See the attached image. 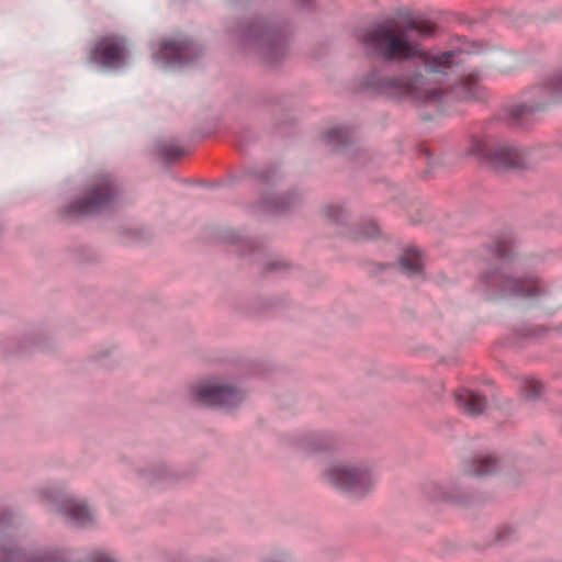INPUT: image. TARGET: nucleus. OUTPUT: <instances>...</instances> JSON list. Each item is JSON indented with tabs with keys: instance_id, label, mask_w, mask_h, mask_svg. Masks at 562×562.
<instances>
[{
	"instance_id": "26",
	"label": "nucleus",
	"mask_w": 562,
	"mask_h": 562,
	"mask_svg": "<svg viewBox=\"0 0 562 562\" xmlns=\"http://www.w3.org/2000/svg\"><path fill=\"white\" fill-rule=\"evenodd\" d=\"M93 562H112V560L103 554H98L93 558Z\"/></svg>"
},
{
	"instance_id": "13",
	"label": "nucleus",
	"mask_w": 562,
	"mask_h": 562,
	"mask_svg": "<svg viewBox=\"0 0 562 562\" xmlns=\"http://www.w3.org/2000/svg\"><path fill=\"white\" fill-rule=\"evenodd\" d=\"M499 463V458L496 454H479L471 459V469L473 474L484 476L492 474L496 471Z\"/></svg>"
},
{
	"instance_id": "3",
	"label": "nucleus",
	"mask_w": 562,
	"mask_h": 562,
	"mask_svg": "<svg viewBox=\"0 0 562 562\" xmlns=\"http://www.w3.org/2000/svg\"><path fill=\"white\" fill-rule=\"evenodd\" d=\"M469 154L493 169L522 170L527 168L522 151L509 144L491 145L483 138L473 137Z\"/></svg>"
},
{
	"instance_id": "9",
	"label": "nucleus",
	"mask_w": 562,
	"mask_h": 562,
	"mask_svg": "<svg viewBox=\"0 0 562 562\" xmlns=\"http://www.w3.org/2000/svg\"><path fill=\"white\" fill-rule=\"evenodd\" d=\"M453 398L457 405L471 416H480L487 408L486 396L468 387L457 389Z\"/></svg>"
},
{
	"instance_id": "10",
	"label": "nucleus",
	"mask_w": 562,
	"mask_h": 562,
	"mask_svg": "<svg viewBox=\"0 0 562 562\" xmlns=\"http://www.w3.org/2000/svg\"><path fill=\"white\" fill-rule=\"evenodd\" d=\"M398 265L411 274H419L424 271L423 254L416 246L403 249L398 258Z\"/></svg>"
},
{
	"instance_id": "11",
	"label": "nucleus",
	"mask_w": 562,
	"mask_h": 562,
	"mask_svg": "<svg viewBox=\"0 0 562 562\" xmlns=\"http://www.w3.org/2000/svg\"><path fill=\"white\" fill-rule=\"evenodd\" d=\"M454 54L452 52H445L439 55H432L427 50H424L417 45L416 54L414 58H418L425 66L432 70L439 68H449L453 63Z\"/></svg>"
},
{
	"instance_id": "8",
	"label": "nucleus",
	"mask_w": 562,
	"mask_h": 562,
	"mask_svg": "<svg viewBox=\"0 0 562 562\" xmlns=\"http://www.w3.org/2000/svg\"><path fill=\"white\" fill-rule=\"evenodd\" d=\"M155 58L165 64L181 65L192 60L194 58V52L188 43L164 41L160 43Z\"/></svg>"
},
{
	"instance_id": "5",
	"label": "nucleus",
	"mask_w": 562,
	"mask_h": 562,
	"mask_svg": "<svg viewBox=\"0 0 562 562\" xmlns=\"http://www.w3.org/2000/svg\"><path fill=\"white\" fill-rule=\"evenodd\" d=\"M484 283L503 294L520 297H536L544 293L542 281L533 274L514 277L495 271L484 276Z\"/></svg>"
},
{
	"instance_id": "14",
	"label": "nucleus",
	"mask_w": 562,
	"mask_h": 562,
	"mask_svg": "<svg viewBox=\"0 0 562 562\" xmlns=\"http://www.w3.org/2000/svg\"><path fill=\"white\" fill-rule=\"evenodd\" d=\"M61 512L70 519L80 524L88 522L91 519L87 505L77 501H66L61 506Z\"/></svg>"
},
{
	"instance_id": "15",
	"label": "nucleus",
	"mask_w": 562,
	"mask_h": 562,
	"mask_svg": "<svg viewBox=\"0 0 562 562\" xmlns=\"http://www.w3.org/2000/svg\"><path fill=\"white\" fill-rule=\"evenodd\" d=\"M515 240L507 236H496L493 243L490 245L488 250L499 260L512 258L514 254Z\"/></svg>"
},
{
	"instance_id": "22",
	"label": "nucleus",
	"mask_w": 562,
	"mask_h": 562,
	"mask_svg": "<svg viewBox=\"0 0 562 562\" xmlns=\"http://www.w3.org/2000/svg\"><path fill=\"white\" fill-rule=\"evenodd\" d=\"M389 87L391 88H397L403 92L409 93L412 91V83L408 81H404L400 78H392L387 82Z\"/></svg>"
},
{
	"instance_id": "4",
	"label": "nucleus",
	"mask_w": 562,
	"mask_h": 562,
	"mask_svg": "<svg viewBox=\"0 0 562 562\" xmlns=\"http://www.w3.org/2000/svg\"><path fill=\"white\" fill-rule=\"evenodd\" d=\"M193 402L207 407H228L241 402L243 395L238 385L220 378L203 380L190 389Z\"/></svg>"
},
{
	"instance_id": "16",
	"label": "nucleus",
	"mask_w": 562,
	"mask_h": 562,
	"mask_svg": "<svg viewBox=\"0 0 562 562\" xmlns=\"http://www.w3.org/2000/svg\"><path fill=\"white\" fill-rule=\"evenodd\" d=\"M403 27L405 29V33H407V31H416L422 36H431L438 29L435 22L420 18L409 19Z\"/></svg>"
},
{
	"instance_id": "6",
	"label": "nucleus",
	"mask_w": 562,
	"mask_h": 562,
	"mask_svg": "<svg viewBox=\"0 0 562 562\" xmlns=\"http://www.w3.org/2000/svg\"><path fill=\"white\" fill-rule=\"evenodd\" d=\"M325 474L336 487L345 491H360L362 495L372 485L370 472L361 467L336 464L327 469Z\"/></svg>"
},
{
	"instance_id": "12",
	"label": "nucleus",
	"mask_w": 562,
	"mask_h": 562,
	"mask_svg": "<svg viewBox=\"0 0 562 562\" xmlns=\"http://www.w3.org/2000/svg\"><path fill=\"white\" fill-rule=\"evenodd\" d=\"M159 158L166 164H177L192 154V148L175 143L162 144L157 148Z\"/></svg>"
},
{
	"instance_id": "7",
	"label": "nucleus",
	"mask_w": 562,
	"mask_h": 562,
	"mask_svg": "<svg viewBox=\"0 0 562 562\" xmlns=\"http://www.w3.org/2000/svg\"><path fill=\"white\" fill-rule=\"evenodd\" d=\"M126 48L123 40L116 36L101 37L90 52L91 63L108 68H120L125 64Z\"/></svg>"
},
{
	"instance_id": "23",
	"label": "nucleus",
	"mask_w": 562,
	"mask_h": 562,
	"mask_svg": "<svg viewBox=\"0 0 562 562\" xmlns=\"http://www.w3.org/2000/svg\"><path fill=\"white\" fill-rule=\"evenodd\" d=\"M479 76L475 74H469L463 77L462 85L468 89L471 90L472 87H475L479 83Z\"/></svg>"
},
{
	"instance_id": "2",
	"label": "nucleus",
	"mask_w": 562,
	"mask_h": 562,
	"mask_svg": "<svg viewBox=\"0 0 562 562\" xmlns=\"http://www.w3.org/2000/svg\"><path fill=\"white\" fill-rule=\"evenodd\" d=\"M116 180L109 173L97 176L81 195L58 211L63 220H72L95 214L112 204L119 196Z\"/></svg>"
},
{
	"instance_id": "27",
	"label": "nucleus",
	"mask_w": 562,
	"mask_h": 562,
	"mask_svg": "<svg viewBox=\"0 0 562 562\" xmlns=\"http://www.w3.org/2000/svg\"><path fill=\"white\" fill-rule=\"evenodd\" d=\"M531 335H533V333H531V331H528V333L526 334V336H531Z\"/></svg>"
},
{
	"instance_id": "25",
	"label": "nucleus",
	"mask_w": 562,
	"mask_h": 562,
	"mask_svg": "<svg viewBox=\"0 0 562 562\" xmlns=\"http://www.w3.org/2000/svg\"><path fill=\"white\" fill-rule=\"evenodd\" d=\"M418 151L420 155H423L427 158H429L431 156V151H430V148L427 143H420L418 145Z\"/></svg>"
},
{
	"instance_id": "17",
	"label": "nucleus",
	"mask_w": 562,
	"mask_h": 562,
	"mask_svg": "<svg viewBox=\"0 0 562 562\" xmlns=\"http://www.w3.org/2000/svg\"><path fill=\"white\" fill-rule=\"evenodd\" d=\"M508 121L514 125H522L528 122L535 113V108L527 104H516L507 110Z\"/></svg>"
},
{
	"instance_id": "21",
	"label": "nucleus",
	"mask_w": 562,
	"mask_h": 562,
	"mask_svg": "<svg viewBox=\"0 0 562 562\" xmlns=\"http://www.w3.org/2000/svg\"><path fill=\"white\" fill-rule=\"evenodd\" d=\"M286 268H288V263L286 262L279 261V260H272V261L266 262L262 266V271L261 272L263 274H267V273H271V272H274V271L283 270V269H286Z\"/></svg>"
},
{
	"instance_id": "24",
	"label": "nucleus",
	"mask_w": 562,
	"mask_h": 562,
	"mask_svg": "<svg viewBox=\"0 0 562 562\" xmlns=\"http://www.w3.org/2000/svg\"><path fill=\"white\" fill-rule=\"evenodd\" d=\"M513 533V529L509 526H502L497 530V538L498 539H505L506 537H509Z\"/></svg>"
},
{
	"instance_id": "18",
	"label": "nucleus",
	"mask_w": 562,
	"mask_h": 562,
	"mask_svg": "<svg viewBox=\"0 0 562 562\" xmlns=\"http://www.w3.org/2000/svg\"><path fill=\"white\" fill-rule=\"evenodd\" d=\"M544 391V384L541 380L533 376H524L520 380V392L529 400H537Z\"/></svg>"
},
{
	"instance_id": "19",
	"label": "nucleus",
	"mask_w": 562,
	"mask_h": 562,
	"mask_svg": "<svg viewBox=\"0 0 562 562\" xmlns=\"http://www.w3.org/2000/svg\"><path fill=\"white\" fill-rule=\"evenodd\" d=\"M358 235L364 239H373L381 235V228L375 221L369 220L358 226Z\"/></svg>"
},
{
	"instance_id": "20",
	"label": "nucleus",
	"mask_w": 562,
	"mask_h": 562,
	"mask_svg": "<svg viewBox=\"0 0 562 562\" xmlns=\"http://www.w3.org/2000/svg\"><path fill=\"white\" fill-rule=\"evenodd\" d=\"M547 89L555 94H562V72L552 76L546 83Z\"/></svg>"
},
{
	"instance_id": "1",
	"label": "nucleus",
	"mask_w": 562,
	"mask_h": 562,
	"mask_svg": "<svg viewBox=\"0 0 562 562\" xmlns=\"http://www.w3.org/2000/svg\"><path fill=\"white\" fill-rule=\"evenodd\" d=\"M362 43L387 61H404L415 57L417 44H412L405 29L387 20L366 32Z\"/></svg>"
}]
</instances>
